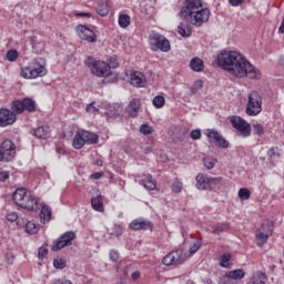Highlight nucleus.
I'll list each match as a JSON object with an SVG mask.
<instances>
[{
    "mask_svg": "<svg viewBox=\"0 0 284 284\" xmlns=\"http://www.w3.org/2000/svg\"><path fill=\"white\" fill-rule=\"evenodd\" d=\"M219 68L235 79H261V70L254 67L245 55L234 50H222L216 58Z\"/></svg>",
    "mask_w": 284,
    "mask_h": 284,
    "instance_id": "f257e3e1",
    "label": "nucleus"
},
{
    "mask_svg": "<svg viewBox=\"0 0 284 284\" xmlns=\"http://www.w3.org/2000/svg\"><path fill=\"white\" fill-rule=\"evenodd\" d=\"M210 14V9L203 8L201 0H184L179 12L180 19L194 26V28H201L203 23H207Z\"/></svg>",
    "mask_w": 284,
    "mask_h": 284,
    "instance_id": "f03ea898",
    "label": "nucleus"
},
{
    "mask_svg": "<svg viewBox=\"0 0 284 284\" xmlns=\"http://www.w3.org/2000/svg\"><path fill=\"white\" fill-rule=\"evenodd\" d=\"M12 201L28 212H37L39 210V199L32 191H28L23 187L17 189L12 195Z\"/></svg>",
    "mask_w": 284,
    "mask_h": 284,
    "instance_id": "7ed1b4c3",
    "label": "nucleus"
},
{
    "mask_svg": "<svg viewBox=\"0 0 284 284\" xmlns=\"http://www.w3.org/2000/svg\"><path fill=\"white\" fill-rule=\"evenodd\" d=\"M48 74L45 69V59L36 58L31 60L27 67H23L20 71L22 79H39Z\"/></svg>",
    "mask_w": 284,
    "mask_h": 284,
    "instance_id": "20e7f679",
    "label": "nucleus"
},
{
    "mask_svg": "<svg viewBox=\"0 0 284 284\" xmlns=\"http://www.w3.org/2000/svg\"><path fill=\"white\" fill-rule=\"evenodd\" d=\"M84 65L89 68L91 74L99 78L110 77L112 71L110 70V64L105 61L97 60L92 55L87 57L84 60Z\"/></svg>",
    "mask_w": 284,
    "mask_h": 284,
    "instance_id": "39448f33",
    "label": "nucleus"
},
{
    "mask_svg": "<svg viewBox=\"0 0 284 284\" xmlns=\"http://www.w3.org/2000/svg\"><path fill=\"white\" fill-rule=\"evenodd\" d=\"M150 48L153 52H170L172 50V45L170 44V40L165 38L161 33H154L149 37Z\"/></svg>",
    "mask_w": 284,
    "mask_h": 284,
    "instance_id": "423d86ee",
    "label": "nucleus"
},
{
    "mask_svg": "<svg viewBox=\"0 0 284 284\" xmlns=\"http://www.w3.org/2000/svg\"><path fill=\"white\" fill-rule=\"evenodd\" d=\"M14 156H17V145L12 140H4L0 144V162L10 163L14 161Z\"/></svg>",
    "mask_w": 284,
    "mask_h": 284,
    "instance_id": "0eeeda50",
    "label": "nucleus"
},
{
    "mask_svg": "<svg viewBox=\"0 0 284 284\" xmlns=\"http://www.w3.org/2000/svg\"><path fill=\"white\" fill-rule=\"evenodd\" d=\"M274 234V222L272 221H266L264 222L260 229L256 230L255 232V239L257 241V245L260 247H263L265 243H267L270 236Z\"/></svg>",
    "mask_w": 284,
    "mask_h": 284,
    "instance_id": "6e6552de",
    "label": "nucleus"
},
{
    "mask_svg": "<svg viewBox=\"0 0 284 284\" xmlns=\"http://www.w3.org/2000/svg\"><path fill=\"white\" fill-rule=\"evenodd\" d=\"M262 105H263V100L261 99V95L256 91L251 92L248 94L246 114H248V116H256L261 114L263 110Z\"/></svg>",
    "mask_w": 284,
    "mask_h": 284,
    "instance_id": "1a4fd4ad",
    "label": "nucleus"
},
{
    "mask_svg": "<svg viewBox=\"0 0 284 284\" xmlns=\"http://www.w3.org/2000/svg\"><path fill=\"white\" fill-rule=\"evenodd\" d=\"M11 109L17 114H23V112H34L37 110V102L30 98H24L22 100H14L12 102Z\"/></svg>",
    "mask_w": 284,
    "mask_h": 284,
    "instance_id": "9d476101",
    "label": "nucleus"
},
{
    "mask_svg": "<svg viewBox=\"0 0 284 284\" xmlns=\"http://www.w3.org/2000/svg\"><path fill=\"white\" fill-rule=\"evenodd\" d=\"M74 239H77V233H74L73 231L65 232L53 242L52 252H59L63 250V247L72 245V241H74Z\"/></svg>",
    "mask_w": 284,
    "mask_h": 284,
    "instance_id": "9b49d317",
    "label": "nucleus"
},
{
    "mask_svg": "<svg viewBox=\"0 0 284 284\" xmlns=\"http://www.w3.org/2000/svg\"><path fill=\"white\" fill-rule=\"evenodd\" d=\"M206 139L209 143H215V145L222 150H227V148H230V142H227V140H225L223 135L214 129L206 130Z\"/></svg>",
    "mask_w": 284,
    "mask_h": 284,
    "instance_id": "f8f14e48",
    "label": "nucleus"
},
{
    "mask_svg": "<svg viewBox=\"0 0 284 284\" xmlns=\"http://www.w3.org/2000/svg\"><path fill=\"white\" fill-rule=\"evenodd\" d=\"M197 190H212L213 185L221 183V178H210L203 173H199L195 178Z\"/></svg>",
    "mask_w": 284,
    "mask_h": 284,
    "instance_id": "ddd939ff",
    "label": "nucleus"
},
{
    "mask_svg": "<svg viewBox=\"0 0 284 284\" xmlns=\"http://www.w3.org/2000/svg\"><path fill=\"white\" fill-rule=\"evenodd\" d=\"M231 123L235 130H237L241 134V136L247 138L250 134H252V126L247 121L243 120L241 116H232Z\"/></svg>",
    "mask_w": 284,
    "mask_h": 284,
    "instance_id": "4468645a",
    "label": "nucleus"
},
{
    "mask_svg": "<svg viewBox=\"0 0 284 284\" xmlns=\"http://www.w3.org/2000/svg\"><path fill=\"white\" fill-rule=\"evenodd\" d=\"M162 263L163 265H166V267H170L172 265H183L185 263L183 251L176 250L169 253L166 256L163 257Z\"/></svg>",
    "mask_w": 284,
    "mask_h": 284,
    "instance_id": "2eb2a0df",
    "label": "nucleus"
},
{
    "mask_svg": "<svg viewBox=\"0 0 284 284\" xmlns=\"http://www.w3.org/2000/svg\"><path fill=\"white\" fill-rule=\"evenodd\" d=\"M17 122V113L9 109H0V128H8V125H14Z\"/></svg>",
    "mask_w": 284,
    "mask_h": 284,
    "instance_id": "dca6fc26",
    "label": "nucleus"
},
{
    "mask_svg": "<svg viewBox=\"0 0 284 284\" xmlns=\"http://www.w3.org/2000/svg\"><path fill=\"white\" fill-rule=\"evenodd\" d=\"M77 34L82 41H88L89 43H97V33L92 31L88 26L80 24L77 27Z\"/></svg>",
    "mask_w": 284,
    "mask_h": 284,
    "instance_id": "f3484780",
    "label": "nucleus"
},
{
    "mask_svg": "<svg viewBox=\"0 0 284 284\" xmlns=\"http://www.w3.org/2000/svg\"><path fill=\"white\" fill-rule=\"evenodd\" d=\"M130 230L138 231V230H152L154 225L152 222L148 220H143L142 217L133 220L130 225Z\"/></svg>",
    "mask_w": 284,
    "mask_h": 284,
    "instance_id": "a211bd4d",
    "label": "nucleus"
},
{
    "mask_svg": "<svg viewBox=\"0 0 284 284\" xmlns=\"http://www.w3.org/2000/svg\"><path fill=\"white\" fill-rule=\"evenodd\" d=\"M130 82L131 85H134V88H144L146 83L145 75L139 71H131Z\"/></svg>",
    "mask_w": 284,
    "mask_h": 284,
    "instance_id": "6ab92c4d",
    "label": "nucleus"
},
{
    "mask_svg": "<svg viewBox=\"0 0 284 284\" xmlns=\"http://www.w3.org/2000/svg\"><path fill=\"white\" fill-rule=\"evenodd\" d=\"M84 143L87 145H94L99 143V135L87 130H79Z\"/></svg>",
    "mask_w": 284,
    "mask_h": 284,
    "instance_id": "aec40b11",
    "label": "nucleus"
},
{
    "mask_svg": "<svg viewBox=\"0 0 284 284\" xmlns=\"http://www.w3.org/2000/svg\"><path fill=\"white\" fill-rule=\"evenodd\" d=\"M141 109V100L133 99L126 106V112L129 116H132L133 119L139 116V110Z\"/></svg>",
    "mask_w": 284,
    "mask_h": 284,
    "instance_id": "412c9836",
    "label": "nucleus"
},
{
    "mask_svg": "<svg viewBox=\"0 0 284 284\" xmlns=\"http://www.w3.org/2000/svg\"><path fill=\"white\" fill-rule=\"evenodd\" d=\"M141 185H143L146 190H156V180H153L152 174H143Z\"/></svg>",
    "mask_w": 284,
    "mask_h": 284,
    "instance_id": "4be33fe9",
    "label": "nucleus"
},
{
    "mask_svg": "<svg viewBox=\"0 0 284 284\" xmlns=\"http://www.w3.org/2000/svg\"><path fill=\"white\" fill-rule=\"evenodd\" d=\"M225 276L229 281H242V278H245V271L243 268L229 271L225 273Z\"/></svg>",
    "mask_w": 284,
    "mask_h": 284,
    "instance_id": "5701e85b",
    "label": "nucleus"
},
{
    "mask_svg": "<svg viewBox=\"0 0 284 284\" xmlns=\"http://www.w3.org/2000/svg\"><path fill=\"white\" fill-rule=\"evenodd\" d=\"M33 135L36 139H50V126L42 125L33 130Z\"/></svg>",
    "mask_w": 284,
    "mask_h": 284,
    "instance_id": "b1692460",
    "label": "nucleus"
},
{
    "mask_svg": "<svg viewBox=\"0 0 284 284\" xmlns=\"http://www.w3.org/2000/svg\"><path fill=\"white\" fill-rule=\"evenodd\" d=\"M52 219V209L50 206L43 204L40 212V221L41 223H50Z\"/></svg>",
    "mask_w": 284,
    "mask_h": 284,
    "instance_id": "393cba45",
    "label": "nucleus"
},
{
    "mask_svg": "<svg viewBox=\"0 0 284 284\" xmlns=\"http://www.w3.org/2000/svg\"><path fill=\"white\" fill-rule=\"evenodd\" d=\"M190 68L193 72H203L205 70V63H203L201 58H193L190 61Z\"/></svg>",
    "mask_w": 284,
    "mask_h": 284,
    "instance_id": "a878e982",
    "label": "nucleus"
},
{
    "mask_svg": "<svg viewBox=\"0 0 284 284\" xmlns=\"http://www.w3.org/2000/svg\"><path fill=\"white\" fill-rule=\"evenodd\" d=\"M266 278L264 273L256 272L251 276L247 284H265Z\"/></svg>",
    "mask_w": 284,
    "mask_h": 284,
    "instance_id": "bb28decb",
    "label": "nucleus"
},
{
    "mask_svg": "<svg viewBox=\"0 0 284 284\" xmlns=\"http://www.w3.org/2000/svg\"><path fill=\"white\" fill-rule=\"evenodd\" d=\"M91 205L95 212H103V196L98 195L91 199Z\"/></svg>",
    "mask_w": 284,
    "mask_h": 284,
    "instance_id": "cd10ccee",
    "label": "nucleus"
},
{
    "mask_svg": "<svg viewBox=\"0 0 284 284\" xmlns=\"http://www.w3.org/2000/svg\"><path fill=\"white\" fill-rule=\"evenodd\" d=\"M118 23L120 28L125 29L129 28L130 23H132V19L129 14L120 13L118 18Z\"/></svg>",
    "mask_w": 284,
    "mask_h": 284,
    "instance_id": "c85d7f7f",
    "label": "nucleus"
},
{
    "mask_svg": "<svg viewBox=\"0 0 284 284\" xmlns=\"http://www.w3.org/2000/svg\"><path fill=\"white\" fill-rule=\"evenodd\" d=\"M97 12L100 17H108L110 14V7L108 1H102L98 4Z\"/></svg>",
    "mask_w": 284,
    "mask_h": 284,
    "instance_id": "c756f323",
    "label": "nucleus"
},
{
    "mask_svg": "<svg viewBox=\"0 0 284 284\" xmlns=\"http://www.w3.org/2000/svg\"><path fill=\"white\" fill-rule=\"evenodd\" d=\"M178 32L181 37L184 38L192 37V28L185 23H180L178 27Z\"/></svg>",
    "mask_w": 284,
    "mask_h": 284,
    "instance_id": "7c9ffc66",
    "label": "nucleus"
},
{
    "mask_svg": "<svg viewBox=\"0 0 284 284\" xmlns=\"http://www.w3.org/2000/svg\"><path fill=\"white\" fill-rule=\"evenodd\" d=\"M85 145V141L83 140L81 132L78 131L73 138V148L74 150H81Z\"/></svg>",
    "mask_w": 284,
    "mask_h": 284,
    "instance_id": "2f4dec72",
    "label": "nucleus"
},
{
    "mask_svg": "<svg viewBox=\"0 0 284 284\" xmlns=\"http://www.w3.org/2000/svg\"><path fill=\"white\" fill-rule=\"evenodd\" d=\"M212 230L213 234L219 236V234H223V232H227V230H230V223H220L217 225H213Z\"/></svg>",
    "mask_w": 284,
    "mask_h": 284,
    "instance_id": "473e14b6",
    "label": "nucleus"
},
{
    "mask_svg": "<svg viewBox=\"0 0 284 284\" xmlns=\"http://www.w3.org/2000/svg\"><path fill=\"white\" fill-rule=\"evenodd\" d=\"M171 190L175 194H180V192H182V190H183V182H181V180H179V178H175L171 185Z\"/></svg>",
    "mask_w": 284,
    "mask_h": 284,
    "instance_id": "72a5a7b5",
    "label": "nucleus"
},
{
    "mask_svg": "<svg viewBox=\"0 0 284 284\" xmlns=\"http://www.w3.org/2000/svg\"><path fill=\"white\" fill-rule=\"evenodd\" d=\"M230 261H232V255L230 253H224L220 257V265H221V267L229 268L230 267Z\"/></svg>",
    "mask_w": 284,
    "mask_h": 284,
    "instance_id": "f704fd0d",
    "label": "nucleus"
},
{
    "mask_svg": "<svg viewBox=\"0 0 284 284\" xmlns=\"http://www.w3.org/2000/svg\"><path fill=\"white\" fill-rule=\"evenodd\" d=\"M27 234H37L39 232V225L32 221H29L26 225Z\"/></svg>",
    "mask_w": 284,
    "mask_h": 284,
    "instance_id": "c9c22d12",
    "label": "nucleus"
},
{
    "mask_svg": "<svg viewBox=\"0 0 284 284\" xmlns=\"http://www.w3.org/2000/svg\"><path fill=\"white\" fill-rule=\"evenodd\" d=\"M6 59H7V61L14 63V61H17V59H19V51H17L14 49L7 51Z\"/></svg>",
    "mask_w": 284,
    "mask_h": 284,
    "instance_id": "e433bc0d",
    "label": "nucleus"
},
{
    "mask_svg": "<svg viewBox=\"0 0 284 284\" xmlns=\"http://www.w3.org/2000/svg\"><path fill=\"white\" fill-rule=\"evenodd\" d=\"M203 163L206 170H213L216 165V159L214 156H206L204 158Z\"/></svg>",
    "mask_w": 284,
    "mask_h": 284,
    "instance_id": "4c0bfd02",
    "label": "nucleus"
},
{
    "mask_svg": "<svg viewBox=\"0 0 284 284\" xmlns=\"http://www.w3.org/2000/svg\"><path fill=\"white\" fill-rule=\"evenodd\" d=\"M119 114H121V106H119V104H113L109 106V116H119Z\"/></svg>",
    "mask_w": 284,
    "mask_h": 284,
    "instance_id": "58836bf2",
    "label": "nucleus"
},
{
    "mask_svg": "<svg viewBox=\"0 0 284 284\" xmlns=\"http://www.w3.org/2000/svg\"><path fill=\"white\" fill-rule=\"evenodd\" d=\"M250 196H252V192H250L248 189L242 187L239 190V199H241V201H247Z\"/></svg>",
    "mask_w": 284,
    "mask_h": 284,
    "instance_id": "ea45409f",
    "label": "nucleus"
},
{
    "mask_svg": "<svg viewBox=\"0 0 284 284\" xmlns=\"http://www.w3.org/2000/svg\"><path fill=\"white\" fill-rule=\"evenodd\" d=\"M152 103L154 108H163V105H165V98H163L162 95H156L155 98H153Z\"/></svg>",
    "mask_w": 284,
    "mask_h": 284,
    "instance_id": "a19ab883",
    "label": "nucleus"
},
{
    "mask_svg": "<svg viewBox=\"0 0 284 284\" xmlns=\"http://www.w3.org/2000/svg\"><path fill=\"white\" fill-rule=\"evenodd\" d=\"M123 235V226L121 224H115L112 229L111 236H115L119 239V236Z\"/></svg>",
    "mask_w": 284,
    "mask_h": 284,
    "instance_id": "79ce46f5",
    "label": "nucleus"
},
{
    "mask_svg": "<svg viewBox=\"0 0 284 284\" xmlns=\"http://www.w3.org/2000/svg\"><path fill=\"white\" fill-rule=\"evenodd\" d=\"M200 250H201V241L199 240L194 241L189 247V252L191 255L196 254Z\"/></svg>",
    "mask_w": 284,
    "mask_h": 284,
    "instance_id": "37998d69",
    "label": "nucleus"
},
{
    "mask_svg": "<svg viewBox=\"0 0 284 284\" xmlns=\"http://www.w3.org/2000/svg\"><path fill=\"white\" fill-rule=\"evenodd\" d=\"M253 132L257 136H263V134H265V129L263 128V125L255 123L253 124Z\"/></svg>",
    "mask_w": 284,
    "mask_h": 284,
    "instance_id": "c03bdc74",
    "label": "nucleus"
},
{
    "mask_svg": "<svg viewBox=\"0 0 284 284\" xmlns=\"http://www.w3.org/2000/svg\"><path fill=\"white\" fill-rule=\"evenodd\" d=\"M140 132H141V134H144V136H148V135L152 134V132H154V131L152 130V126H150L149 124H142L140 126Z\"/></svg>",
    "mask_w": 284,
    "mask_h": 284,
    "instance_id": "a18cd8bd",
    "label": "nucleus"
},
{
    "mask_svg": "<svg viewBox=\"0 0 284 284\" xmlns=\"http://www.w3.org/2000/svg\"><path fill=\"white\" fill-rule=\"evenodd\" d=\"M190 136L193 141H199L202 136L201 130L195 129V130L191 131Z\"/></svg>",
    "mask_w": 284,
    "mask_h": 284,
    "instance_id": "49530a36",
    "label": "nucleus"
},
{
    "mask_svg": "<svg viewBox=\"0 0 284 284\" xmlns=\"http://www.w3.org/2000/svg\"><path fill=\"white\" fill-rule=\"evenodd\" d=\"M17 219H19V214H17V212L11 211L7 213V221H9L10 223H14Z\"/></svg>",
    "mask_w": 284,
    "mask_h": 284,
    "instance_id": "de8ad7c7",
    "label": "nucleus"
},
{
    "mask_svg": "<svg viewBox=\"0 0 284 284\" xmlns=\"http://www.w3.org/2000/svg\"><path fill=\"white\" fill-rule=\"evenodd\" d=\"M47 256H48V247L43 245L38 250V258H45Z\"/></svg>",
    "mask_w": 284,
    "mask_h": 284,
    "instance_id": "09e8293b",
    "label": "nucleus"
},
{
    "mask_svg": "<svg viewBox=\"0 0 284 284\" xmlns=\"http://www.w3.org/2000/svg\"><path fill=\"white\" fill-rule=\"evenodd\" d=\"M53 266L57 268V270H63L65 268V262L61 258L59 260H54L53 261Z\"/></svg>",
    "mask_w": 284,
    "mask_h": 284,
    "instance_id": "8fccbe9b",
    "label": "nucleus"
},
{
    "mask_svg": "<svg viewBox=\"0 0 284 284\" xmlns=\"http://www.w3.org/2000/svg\"><path fill=\"white\" fill-rule=\"evenodd\" d=\"M109 256L112 263H116V261H119V252L116 250H111Z\"/></svg>",
    "mask_w": 284,
    "mask_h": 284,
    "instance_id": "3c124183",
    "label": "nucleus"
},
{
    "mask_svg": "<svg viewBox=\"0 0 284 284\" xmlns=\"http://www.w3.org/2000/svg\"><path fill=\"white\" fill-rule=\"evenodd\" d=\"M10 179V173L8 171L0 170V181H8Z\"/></svg>",
    "mask_w": 284,
    "mask_h": 284,
    "instance_id": "603ef678",
    "label": "nucleus"
},
{
    "mask_svg": "<svg viewBox=\"0 0 284 284\" xmlns=\"http://www.w3.org/2000/svg\"><path fill=\"white\" fill-rule=\"evenodd\" d=\"M245 0H229L230 6L233 8H239L242 3H244Z\"/></svg>",
    "mask_w": 284,
    "mask_h": 284,
    "instance_id": "864d4df0",
    "label": "nucleus"
},
{
    "mask_svg": "<svg viewBox=\"0 0 284 284\" xmlns=\"http://www.w3.org/2000/svg\"><path fill=\"white\" fill-rule=\"evenodd\" d=\"M85 110H87V112H89L90 114H93V112H98V111H99V109H97V108L94 106V103L88 104L87 108H85Z\"/></svg>",
    "mask_w": 284,
    "mask_h": 284,
    "instance_id": "5fc2aeb1",
    "label": "nucleus"
},
{
    "mask_svg": "<svg viewBox=\"0 0 284 284\" xmlns=\"http://www.w3.org/2000/svg\"><path fill=\"white\" fill-rule=\"evenodd\" d=\"M276 152H278V148H271L267 151V156H270V159H273V156H276Z\"/></svg>",
    "mask_w": 284,
    "mask_h": 284,
    "instance_id": "6e6d98bb",
    "label": "nucleus"
},
{
    "mask_svg": "<svg viewBox=\"0 0 284 284\" xmlns=\"http://www.w3.org/2000/svg\"><path fill=\"white\" fill-rule=\"evenodd\" d=\"M74 17H87L88 19H90V17H92V13L90 12H73Z\"/></svg>",
    "mask_w": 284,
    "mask_h": 284,
    "instance_id": "4d7b16f0",
    "label": "nucleus"
},
{
    "mask_svg": "<svg viewBox=\"0 0 284 284\" xmlns=\"http://www.w3.org/2000/svg\"><path fill=\"white\" fill-rule=\"evenodd\" d=\"M108 65H110V70L112 71V68H119V62H116V60L111 59L110 63H108Z\"/></svg>",
    "mask_w": 284,
    "mask_h": 284,
    "instance_id": "13d9d810",
    "label": "nucleus"
},
{
    "mask_svg": "<svg viewBox=\"0 0 284 284\" xmlns=\"http://www.w3.org/2000/svg\"><path fill=\"white\" fill-rule=\"evenodd\" d=\"M101 176H103V173L97 172V173L91 174L90 178L95 180V181H99V179H101Z\"/></svg>",
    "mask_w": 284,
    "mask_h": 284,
    "instance_id": "bf43d9fd",
    "label": "nucleus"
},
{
    "mask_svg": "<svg viewBox=\"0 0 284 284\" xmlns=\"http://www.w3.org/2000/svg\"><path fill=\"white\" fill-rule=\"evenodd\" d=\"M140 276H141V273L139 271H135L132 273L131 278L132 281H139Z\"/></svg>",
    "mask_w": 284,
    "mask_h": 284,
    "instance_id": "052dcab7",
    "label": "nucleus"
},
{
    "mask_svg": "<svg viewBox=\"0 0 284 284\" xmlns=\"http://www.w3.org/2000/svg\"><path fill=\"white\" fill-rule=\"evenodd\" d=\"M55 152H57L58 154H65V151L63 150V148H57V149H55Z\"/></svg>",
    "mask_w": 284,
    "mask_h": 284,
    "instance_id": "680f3d73",
    "label": "nucleus"
},
{
    "mask_svg": "<svg viewBox=\"0 0 284 284\" xmlns=\"http://www.w3.org/2000/svg\"><path fill=\"white\" fill-rule=\"evenodd\" d=\"M150 153H152V148L144 149V154H150Z\"/></svg>",
    "mask_w": 284,
    "mask_h": 284,
    "instance_id": "e2e57ef3",
    "label": "nucleus"
},
{
    "mask_svg": "<svg viewBox=\"0 0 284 284\" xmlns=\"http://www.w3.org/2000/svg\"><path fill=\"white\" fill-rule=\"evenodd\" d=\"M37 39V37H33V38H31V45H32V48H34V40Z\"/></svg>",
    "mask_w": 284,
    "mask_h": 284,
    "instance_id": "0e129e2a",
    "label": "nucleus"
},
{
    "mask_svg": "<svg viewBox=\"0 0 284 284\" xmlns=\"http://www.w3.org/2000/svg\"><path fill=\"white\" fill-rule=\"evenodd\" d=\"M102 163H103V162H101V161H98V162H97L98 165H102Z\"/></svg>",
    "mask_w": 284,
    "mask_h": 284,
    "instance_id": "69168bd1",
    "label": "nucleus"
},
{
    "mask_svg": "<svg viewBox=\"0 0 284 284\" xmlns=\"http://www.w3.org/2000/svg\"><path fill=\"white\" fill-rule=\"evenodd\" d=\"M261 161H265V158H261Z\"/></svg>",
    "mask_w": 284,
    "mask_h": 284,
    "instance_id": "338daca9",
    "label": "nucleus"
}]
</instances>
